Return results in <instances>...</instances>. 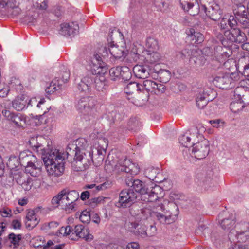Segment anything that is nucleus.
Returning <instances> with one entry per match:
<instances>
[{
	"label": "nucleus",
	"mask_w": 249,
	"mask_h": 249,
	"mask_svg": "<svg viewBox=\"0 0 249 249\" xmlns=\"http://www.w3.org/2000/svg\"><path fill=\"white\" fill-rule=\"evenodd\" d=\"M154 208L152 210L150 206H146L141 210L140 213L138 214L139 218L142 220L148 219L149 218L153 217V211L155 210Z\"/></svg>",
	"instance_id": "7c9ffc66"
},
{
	"label": "nucleus",
	"mask_w": 249,
	"mask_h": 249,
	"mask_svg": "<svg viewBox=\"0 0 249 249\" xmlns=\"http://www.w3.org/2000/svg\"><path fill=\"white\" fill-rule=\"evenodd\" d=\"M191 138L185 135L180 137L179 141L180 143L186 148L191 147L194 144L193 142H191Z\"/></svg>",
	"instance_id": "a18cd8bd"
},
{
	"label": "nucleus",
	"mask_w": 249,
	"mask_h": 249,
	"mask_svg": "<svg viewBox=\"0 0 249 249\" xmlns=\"http://www.w3.org/2000/svg\"><path fill=\"white\" fill-rule=\"evenodd\" d=\"M135 234L142 238L153 236V234L148 233L146 232V227L145 225H141L140 227L137 229L136 232H135Z\"/></svg>",
	"instance_id": "49530a36"
},
{
	"label": "nucleus",
	"mask_w": 249,
	"mask_h": 249,
	"mask_svg": "<svg viewBox=\"0 0 249 249\" xmlns=\"http://www.w3.org/2000/svg\"><path fill=\"white\" fill-rule=\"evenodd\" d=\"M228 237L231 243L233 242L235 243L237 242V243H242L249 239V233L239 231L238 230L231 229L229 231Z\"/></svg>",
	"instance_id": "5701e85b"
},
{
	"label": "nucleus",
	"mask_w": 249,
	"mask_h": 249,
	"mask_svg": "<svg viewBox=\"0 0 249 249\" xmlns=\"http://www.w3.org/2000/svg\"><path fill=\"white\" fill-rule=\"evenodd\" d=\"M80 220L83 223H89L91 220V214L87 210L83 211L79 216Z\"/></svg>",
	"instance_id": "4d7b16f0"
},
{
	"label": "nucleus",
	"mask_w": 249,
	"mask_h": 249,
	"mask_svg": "<svg viewBox=\"0 0 249 249\" xmlns=\"http://www.w3.org/2000/svg\"><path fill=\"white\" fill-rule=\"evenodd\" d=\"M62 85L63 82H61L59 79L56 77L50 83L49 86L46 88L45 89L46 92L48 94L53 93L59 89Z\"/></svg>",
	"instance_id": "c85d7f7f"
},
{
	"label": "nucleus",
	"mask_w": 249,
	"mask_h": 249,
	"mask_svg": "<svg viewBox=\"0 0 249 249\" xmlns=\"http://www.w3.org/2000/svg\"><path fill=\"white\" fill-rule=\"evenodd\" d=\"M235 223V221L234 218H225L221 220L220 222L222 228L224 230H227V231L234 229V228L235 227V226H234Z\"/></svg>",
	"instance_id": "f704fd0d"
},
{
	"label": "nucleus",
	"mask_w": 249,
	"mask_h": 249,
	"mask_svg": "<svg viewBox=\"0 0 249 249\" xmlns=\"http://www.w3.org/2000/svg\"><path fill=\"white\" fill-rule=\"evenodd\" d=\"M119 199L116 206L119 208H126L134 203L137 198V194L132 189H124L119 193Z\"/></svg>",
	"instance_id": "6e6552de"
},
{
	"label": "nucleus",
	"mask_w": 249,
	"mask_h": 249,
	"mask_svg": "<svg viewBox=\"0 0 249 249\" xmlns=\"http://www.w3.org/2000/svg\"><path fill=\"white\" fill-rule=\"evenodd\" d=\"M96 75L93 77V85L92 86L99 92H105L108 87V81L106 80L103 74H93Z\"/></svg>",
	"instance_id": "412c9836"
},
{
	"label": "nucleus",
	"mask_w": 249,
	"mask_h": 249,
	"mask_svg": "<svg viewBox=\"0 0 249 249\" xmlns=\"http://www.w3.org/2000/svg\"><path fill=\"white\" fill-rule=\"evenodd\" d=\"M210 92H212L210 89H200L196 95V100L211 99L209 98Z\"/></svg>",
	"instance_id": "c03bdc74"
},
{
	"label": "nucleus",
	"mask_w": 249,
	"mask_h": 249,
	"mask_svg": "<svg viewBox=\"0 0 249 249\" xmlns=\"http://www.w3.org/2000/svg\"><path fill=\"white\" fill-rule=\"evenodd\" d=\"M245 107L244 104L242 103L240 101H233L230 106L231 110L233 113H237L242 110Z\"/></svg>",
	"instance_id": "a19ab883"
},
{
	"label": "nucleus",
	"mask_w": 249,
	"mask_h": 249,
	"mask_svg": "<svg viewBox=\"0 0 249 249\" xmlns=\"http://www.w3.org/2000/svg\"><path fill=\"white\" fill-rule=\"evenodd\" d=\"M28 98L24 95L16 97L12 102L13 108L17 111H21L27 107Z\"/></svg>",
	"instance_id": "bb28decb"
},
{
	"label": "nucleus",
	"mask_w": 249,
	"mask_h": 249,
	"mask_svg": "<svg viewBox=\"0 0 249 249\" xmlns=\"http://www.w3.org/2000/svg\"><path fill=\"white\" fill-rule=\"evenodd\" d=\"M46 101L44 99H41L39 101H37L36 98H32L29 100H27V107H29V106L34 107L36 106L38 108L41 107L42 106L43 107H45Z\"/></svg>",
	"instance_id": "ea45409f"
},
{
	"label": "nucleus",
	"mask_w": 249,
	"mask_h": 249,
	"mask_svg": "<svg viewBox=\"0 0 249 249\" xmlns=\"http://www.w3.org/2000/svg\"><path fill=\"white\" fill-rule=\"evenodd\" d=\"M232 78L229 74H222L214 78L213 83L220 89H229L235 86Z\"/></svg>",
	"instance_id": "4468645a"
},
{
	"label": "nucleus",
	"mask_w": 249,
	"mask_h": 249,
	"mask_svg": "<svg viewBox=\"0 0 249 249\" xmlns=\"http://www.w3.org/2000/svg\"><path fill=\"white\" fill-rule=\"evenodd\" d=\"M182 8L191 15H197L199 10V4L197 0H180Z\"/></svg>",
	"instance_id": "f3484780"
},
{
	"label": "nucleus",
	"mask_w": 249,
	"mask_h": 249,
	"mask_svg": "<svg viewBox=\"0 0 249 249\" xmlns=\"http://www.w3.org/2000/svg\"><path fill=\"white\" fill-rule=\"evenodd\" d=\"M192 149V156H194L197 159H202L208 155L209 152L208 142L204 140L201 142L193 145Z\"/></svg>",
	"instance_id": "9b49d317"
},
{
	"label": "nucleus",
	"mask_w": 249,
	"mask_h": 249,
	"mask_svg": "<svg viewBox=\"0 0 249 249\" xmlns=\"http://www.w3.org/2000/svg\"><path fill=\"white\" fill-rule=\"evenodd\" d=\"M65 245L64 244H58L54 245L53 242L52 240H49L46 245L41 246L40 245L37 246V247L43 248V249H48L51 248V249H62Z\"/></svg>",
	"instance_id": "5fc2aeb1"
},
{
	"label": "nucleus",
	"mask_w": 249,
	"mask_h": 249,
	"mask_svg": "<svg viewBox=\"0 0 249 249\" xmlns=\"http://www.w3.org/2000/svg\"><path fill=\"white\" fill-rule=\"evenodd\" d=\"M76 147L75 149H76V151L79 150H84L85 151H88L86 149L88 147V142L86 139L84 138L79 139L76 142Z\"/></svg>",
	"instance_id": "603ef678"
},
{
	"label": "nucleus",
	"mask_w": 249,
	"mask_h": 249,
	"mask_svg": "<svg viewBox=\"0 0 249 249\" xmlns=\"http://www.w3.org/2000/svg\"><path fill=\"white\" fill-rule=\"evenodd\" d=\"M2 113L8 120L12 122L16 126L19 127L25 124V118L20 113H12L6 109L3 110Z\"/></svg>",
	"instance_id": "a211bd4d"
},
{
	"label": "nucleus",
	"mask_w": 249,
	"mask_h": 249,
	"mask_svg": "<svg viewBox=\"0 0 249 249\" xmlns=\"http://www.w3.org/2000/svg\"><path fill=\"white\" fill-rule=\"evenodd\" d=\"M158 171L157 169L151 167L145 169L144 174L148 178L154 181L156 179Z\"/></svg>",
	"instance_id": "79ce46f5"
},
{
	"label": "nucleus",
	"mask_w": 249,
	"mask_h": 249,
	"mask_svg": "<svg viewBox=\"0 0 249 249\" xmlns=\"http://www.w3.org/2000/svg\"><path fill=\"white\" fill-rule=\"evenodd\" d=\"M238 23L243 28H248L249 27V18L246 15H243L237 18Z\"/></svg>",
	"instance_id": "13d9d810"
},
{
	"label": "nucleus",
	"mask_w": 249,
	"mask_h": 249,
	"mask_svg": "<svg viewBox=\"0 0 249 249\" xmlns=\"http://www.w3.org/2000/svg\"><path fill=\"white\" fill-rule=\"evenodd\" d=\"M8 238L10 242L13 244L15 248L17 247L19 245V243L21 240V234L16 235L14 233H11L8 235Z\"/></svg>",
	"instance_id": "de8ad7c7"
},
{
	"label": "nucleus",
	"mask_w": 249,
	"mask_h": 249,
	"mask_svg": "<svg viewBox=\"0 0 249 249\" xmlns=\"http://www.w3.org/2000/svg\"><path fill=\"white\" fill-rule=\"evenodd\" d=\"M113 31H111L109 34V38H108V48H107V51L114 57L120 59L124 56V49L123 47H119L118 45L114 44V40L112 37Z\"/></svg>",
	"instance_id": "dca6fc26"
},
{
	"label": "nucleus",
	"mask_w": 249,
	"mask_h": 249,
	"mask_svg": "<svg viewBox=\"0 0 249 249\" xmlns=\"http://www.w3.org/2000/svg\"><path fill=\"white\" fill-rule=\"evenodd\" d=\"M130 183L131 186L135 190V192L136 194L138 193L141 195V199L143 201L152 202L157 200L160 197L159 193L161 192V189L159 186L155 185L149 192L148 189L146 187L145 183L139 179L126 182L128 186H130Z\"/></svg>",
	"instance_id": "7ed1b4c3"
},
{
	"label": "nucleus",
	"mask_w": 249,
	"mask_h": 249,
	"mask_svg": "<svg viewBox=\"0 0 249 249\" xmlns=\"http://www.w3.org/2000/svg\"><path fill=\"white\" fill-rule=\"evenodd\" d=\"M33 6L36 9L46 10L48 5L45 0H32Z\"/></svg>",
	"instance_id": "09e8293b"
},
{
	"label": "nucleus",
	"mask_w": 249,
	"mask_h": 249,
	"mask_svg": "<svg viewBox=\"0 0 249 249\" xmlns=\"http://www.w3.org/2000/svg\"><path fill=\"white\" fill-rule=\"evenodd\" d=\"M106 183H103L99 185H96L95 184H88L85 186V188L91 189L92 193H95L98 192L100 190H102L106 189Z\"/></svg>",
	"instance_id": "864d4df0"
},
{
	"label": "nucleus",
	"mask_w": 249,
	"mask_h": 249,
	"mask_svg": "<svg viewBox=\"0 0 249 249\" xmlns=\"http://www.w3.org/2000/svg\"><path fill=\"white\" fill-rule=\"evenodd\" d=\"M63 197L61 192H59L58 195L54 196L51 201L52 204L55 206H58L60 204L62 205V198Z\"/></svg>",
	"instance_id": "e2e57ef3"
},
{
	"label": "nucleus",
	"mask_w": 249,
	"mask_h": 249,
	"mask_svg": "<svg viewBox=\"0 0 249 249\" xmlns=\"http://www.w3.org/2000/svg\"><path fill=\"white\" fill-rule=\"evenodd\" d=\"M133 72L136 77L140 79H145L153 72V69L149 71L148 69L143 65H136L133 68Z\"/></svg>",
	"instance_id": "393cba45"
},
{
	"label": "nucleus",
	"mask_w": 249,
	"mask_h": 249,
	"mask_svg": "<svg viewBox=\"0 0 249 249\" xmlns=\"http://www.w3.org/2000/svg\"><path fill=\"white\" fill-rule=\"evenodd\" d=\"M153 211L154 218L163 224L174 222L178 215V207L173 202H169L166 208L162 204L155 207Z\"/></svg>",
	"instance_id": "f03ea898"
},
{
	"label": "nucleus",
	"mask_w": 249,
	"mask_h": 249,
	"mask_svg": "<svg viewBox=\"0 0 249 249\" xmlns=\"http://www.w3.org/2000/svg\"><path fill=\"white\" fill-rule=\"evenodd\" d=\"M19 4L20 0H0V9H4L9 15L17 16L21 11Z\"/></svg>",
	"instance_id": "9d476101"
},
{
	"label": "nucleus",
	"mask_w": 249,
	"mask_h": 249,
	"mask_svg": "<svg viewBox=\"0 0 249 249\" xmlns=\"http://www.w3.org/2000/svg\"><path fill=\"white\" fill-rule=\"evenodd\" d=\"M234 4L235 6L233 7V12L234 15V16H235L236 18L243 15H246L247 12L246 10V8L242 3Z\"/></svg>",
	"instance_id": "c9c22d12"
},
{
	"label": "nucleus",
	"mask_w": 249,
	"mask_h": 249,
	"mask_svg": "<svg viewBox=\"0 0 249 249\" xmlns=\"http://www.w3.org/2000/svg\"><path fill=\"white\" fill-rule=\"evenodd\" d=\"M197 50L196 49L188 50L187 49L184 50L179 52L177 54V57L178 59H179L182 60H184L185 59L191 58L194 57H196V53H197Z\"/></svg>",
	"instance_id": "cd10ccee"
},
{
	"label": "nucleus",
	"mask_w": 249,
	"mask_h": 249,
	"mask_svg": "<svg viewBox=\"0 0 249 249\" xmlns=\"http://www.w3.org/2000/svg\"><path fill=\"white\" fill-rule=\"evenodd\" d=\"M145 46L148 52L157 51L159 49L158 40L153 37H148L145 41Z\"/></svg>",
	"instance_id": "473e14b6"
},
{
	"label": "nucleus",
	"mask_w": 249,
	"mask_h": 249,
	"mask_svg": "<svg viewBox=\"0 0 249 249\" xmlns=\"http://www.w3.org/2000/svg\"><path fill=\"white\" fill-rule=\"evenodd\" d=\"M78 27V25L73 22L62 23L61 25L60 34L64 36L71 37L76 34Z\"/></svg>",
	"instance_id": "6ab92c4d"
},
{
	"label": "nucleus",
	"mask_w": 249,
	"mask_h": 249,
	"mask_svg": "<svg viewBox=\"0 0 249 249\" xmlns=\"http://www.w3.org/2000/svg\"><path fill=\"white\" fill-rule=\"evenodd\" d=\"M105 198H106L103 197V196L92 198L90 200V204L92 207H94L98 204L103 203Z\"/></svg>",
	"instance_id": "69168bd1"
},
{
	"label": "nucleus",
	"mask_w": 249,
	"mask_h": 249,
	"mask_svg": "<svg viewBox=\"0 0 249 249\" xmlns=\"http://www.w3.org/2000/svg\"><path fill=\"white\" fill-rule=\"evenodd\" d=\"M246 91L245 88L243 87H238L236 88L234 90L233 96L234 99L237 101L240 100Z\"/></svg>",
	"instance_id": "3c124183"
},
{
	"label": "nucleus",
	"mask_w": 249,
	"mask_h": 249,
	"mask_svg": "<svg viewBox=\"0 0 249 249\" xmlns=\"http://www.w3.org/2000/svg\"><path fill=\"white\" fill-rule=\"evenodd\" d=\"M39 222L34 212L29 210L26 217L25 225L27 228L31 230L35 227Z\"/></svg>",
	"instance_id": "a878e982"
},
{
	"label": "nucleus",
	"mask_w": 249,
	"mask_h": 249,
	"mask_svg": "<svg viewBox=\"0 0 249 249\" xmlns=\"http://www.w3.org/2000/svg\"><path fill=\"white\" fill-rule=\"evenodd\" d=\"M142 87L145 89L148 94H160L163 93L165 89L164 85L150 80L143 81Z\"/></svg>",
	"instance_id": "2eb2a0df"
},
{
	"label": "nucleus",
	"mask_w": 249,
	"mask_h": 249,
	"mask_svg": "<svg viewBox=\"0 0 249 249\" xmlns=\"http://www.w3.org/2000/svg\"><path fill=\"white\" fill-rule=\"evenodd\" d=\"M73 229L74 235L77 237L84 238L87 241H90L93 239V236L89 233V229L82 225H77Z\"/></svg>",
	"instance_id": "b1692460"
},
{
	"label": "nucleus",
	"mask_w": 249,
	"mask_h": 249,
	"mask_svg": "<svg viewBox=\"0 0 249 249\" xmlns=\"http://www.w3.org/2000/svg\"><path fill=\"white\" fill-rule=\"evenodd\" d=\"M148 95H143L141 92H138L134 97H132L131 102L137 106H142L148 100Z\"/></svg>",
	"instance_id": "c756f323"
},
{
	"label": "nucleus",
	"mask_w": 249,
	"mask_h": 249,
	"mask_svg": "<svg viewBox=\"0 0 249 249\" xmlns=\"http://www.w3.org/2000/svg\"><path fill=\"white\" fill-rule=\"evenodd\" d=\"M128 125L129 129L136 130L140 126V123L136 119L132 118L128 122Z\"/></svg>",
	"instance_id": "338daca9"
},
{
	"label": "nucleus",
	"mask_w": 249,
	"mask_h": 249,
	"mask_svg": "<svg viewBox=\"0 0 249 249\" xmlns=\"http://www.w3.org/2000/svg\"><path fill=\"white\" fill-rule=\"evenodd\" d=\"M142 86V85H140L137 82H131L126 85V86L124 88V90L127 94L130 95L141 90L140 87Z\"/></svg>",
	"instance_id": "72a5a7b5"
},
{
	"label": "nucleus",
	"mask_w": 249,
	"mask_h": 249,
	"mask_svg": "<svg viewBox=\"0 0 249 249\" xmlns=\"http://www.w3.org/2000/svg\"><path fill=\"white\" fill-rule=\"evenodd\" d=\"M103 54L96 53L93 55L91 59V69L93 74H104L107 72V68L103 60L108 56L107 48L105 47L100 49Z\"/></svg>",
	"instance_id": "423d86ee"
},
{
	"label": "nucleus",
	"mask_w": 249,
	"mask_h": 249,
	"mask_svg": "<svg viewBox=\"0 0 249 249\" xmlns=\"http://www.w3.org/2000/svg\"><path fill=\"white\" fill-rule=\"evenodd\" d=\"M226 48H223L222 46H217L214 49V57L216 59L220 61L224 57L227 56V52L224 50Z\"/></svg>",
	"instance_id": "e433bc0d"
},
{
	"label": "nucleus",
	"mask_w": 249,
	"mask_h": 249,
	"mask_svg": "<svg viewBox=\"0 0 249 249\" xmlns=\"http://www.w3.org/2000/svg\"><path fill=\"white\" fill-rule=\"evenodd\" d=\"M67 194L70 197V202H75L79 198L78 193L74 190L69 191L67 190Z\"/></svg>",
	"instance_id": "680f3d73"
},
{
	"label": "nucleus",
	"mask_w": 249,
	"mask_h": 249,
	"mask_svg": "<svg viewBox=\"0 0 249 249\" xmlns=\"http://www.w3.org/2000/svg\"><path fill=\"white\" fill-rule=\"evenodd\" d=\"M37 138H31L29 143L37 152L40 151V153L43 155L42 159L48 174L54 177L61 176L65 170V160L68 159L70 156H73L74 150L71 151V153L70 148H67L65 152L60 151L56 149L47 151L42 144L37 142Z\"/></svg>",
	"instance_id": "f257e3e1"
},
{
	"label": "nucleus",
	"mask_w": 249,
	"mask_h": 249,
	"mask_svg": "<svg viewBox=\"0 0 249 249\" xmlns=\"http://www.w3.org/2000/svg\"><path fill=\"white\" fill-rule=\"evenodd\" d=\"M138 224L136 222H128L126 223L125 225V228L130 232H134L137 231V228L138 227Z\"/></svg>",
	"instance_id": "774afa93"
},
{
	"label": "nucleus",
	"mask_w": 249,
	"mask_h": 249,
	"mask_svg": "<svg viewBox=\"0 0 249 249\" xmlns=\"http://www.w3.org/2000/svg\"><path fill=\"white\" fill-rule=\"evenodd\" d=\"M59 223L56 221H51L50 222H46L42 225L41 229L43 231H48L53 230L57 228Z\"/></svg>",
	"instance_id": "6e6d98bb"
},
{
	"label": "nucleus",
	"mask_w": 249,
	"mask_h": 249,
	"mask_svg": "<svg viewBox=\"0 0 249 249\" xmlns=\"http://www.w3.org/2000/svg\"><path fill=\"white\" fill-rule=\"evenodd\" d=\"M95 101L91 97H83L76 102L75 107L79 111L84 115L95 117Z\"/></svg>",
	"instance_id": "0eeeda50"
},
{
	"label": "nucleus",
	"mask_w": 249,
	"mask_h": 249,
	"mask_svg": "<svg viewBox=\"0 0 249 249\" xmlns=\"http://www.w3.org/2000/svg\"><path fill=\"white\" fill-rule=\"evenodd\" d=\"M70 71L65 67H63L59 74L57 79H59L61 82H63V84L67 82L70 78Z\"/></svg>",
	"instance_id": "4c0bfd02"
},
{
	"label": "nucleus",
	"mask_w": 249,
	"mask_h": 249,
	"mask_svg": "<svg viewBox=\"0 0 249 249\" xmlns=\"http://www.w3.org/2000/svg\"><path fill=\"white\" fill-rule=\"evenodd\" d=\"M93 85V77L86 76L83 77L77 87L80 92L89 93L91 91V88Z\"/></svg>",
	"instance_id": "aec40b11"
},
{
	"label": "nucleus",
	"mask_w": 249,
	"mask_h": 249,
	"mask_svg": "<svg viewBox=\"0 0 249 249\" xmlns=\"http://www.w3.org/2000/svg\"><path fill=\"white\" fill-rule=\"evenodd\" d=\"M118 171L125 172L131 175H136L140 172V167L136 163H133L131 160L124 158L120 160L115 166Z\"/></svg>",
	"instance_id": "1a4fd4ad"
},
{
	"label": "nucleus",
	"mask_w": 249,
	"mask_h": 249,
	"mask_svg": "<svg viewBox=\"0 0 249 249\" xmlns=\"http://www.w3.org/2000/svg\"><path fill=\"white\" fill-rule=\"evenodd\" d=\"M121 74H120V79L124 81H128L132 77L131 68L127 66H123L121 67Z\"/></svg>",
	"instance_id": "58836bf2"
},
{
	"label": "nucleus",
	"mask_w": 249,
	"mask_h": 249,
	"mask_svg": "<svg viewBox=\"0 0 249 249\" xmlns=\"http://www.w3.org/2000/svg\"><path fill=\"white\" fill-rule=\"evenodd\" d=\"M147 59L151 63L158 62L160 58V54L157 51L148 52Z\"/></svg>",
	"instance_id": "8fccbe9b"
},
{
	"label": "nucleus",
	"mask_w": 249,
	"mask_h": 249,
	"mask_svg": "<svg viewBox=\"0 0 249 249\" xmlns=\"http://www.w3.org/2000/svg\"><path fill=\"white\" fill-rule=\"evenodd\" d=\"M75 157L72 162V167L74 171H82L87 169L93 162L90 151L79 150L74 153Z\"/></svg>",
	"instance_id": "20e7f679"
},
{
	"label": "nucleus",
	"mask_w": 249,
	"mask_h": 249,
	"mask_svg": "<svg viewBox=\"0 0 249 249\" xmlns=\"http://www.w3.org/2000/svg\"><path fill=\"white\" fill-rule=\"evenodd\" d=\"M224 36L228 40L236 43H244L247 39L246 34L239 28L225 31Z\"/></svg>",
	"instance_id": "f8f14e48"
},
{
	"label": "nucleus",
	"mask_w": 249,
	"mask_h": 249,
	"mask_svg": "<svg viewBox=\"0 0 249 249\" xmlns=\"http://www.w3.org/2000/svg\"><path fill=\"white\" fill-rule=\"evenodd\" d=\"M158 65H156L153 69V72H151V76L155 79H159L162 83H167L170 79L171 72L169 71L160 69L158 70Z\"/></svg>",
	"instance_id": "4be33fe9"
},
{
	"label": "nucleus",
	"mask_w": 249,
	"mask_h": 249,
	"mask_svg": "<svg viewBox=\"0 0 249 249\" xmlns=\"http://www.w3.org/2000/svg\"><path fill=\"white\" fill-rule=\"evenodd\" d=\"M76 204L75 202H67V203L62 205L63 206V209L68 213H71V212L75 211V206Z\"/></svg>",
	"instance_id": "052dcab7"
},
{
	"label": "nucleus",
	"mask_w": 249,
	"mask_h": 249,
	"mask_svg": "<svg viewBox=\"0 0 249 249\" xmlns=\"http://www.w3.org/2000/svg\"><path fill=\"white\" fill-rule=\"evenodd\" d=\"M236 230L239 231L245 232V233H249L248 231L249 230V224L247 222H243L238 224L235 227Z\"/></svg>",
	"instance_id": "bf43d9fd"
},
{
	"label": "nucleus",
	"mask_w": 249,
	"mask_h": 249,
	"mask_svg": "<svg viewBox=\"0 0 249 249\" xmlns=\"http://www.w3.org/2000/svg\"><path fill=\"white\" fill-rule=\"evenodd\" d=\"M121 67H113L110 69L109 74L111 80H116L120 79V74H121Z\"/></svg>",
	"instance_id": "37998d69"
},
{
	"label": "nucleus",
	"mask_w": 249,
	"mask_h": 249,
	"mask_svg": "<svg viewBox=\"0 0 249 249\" xmlns=\"http://www.w3.org/2000/svg\"><path fill=\"white\" fill-rule=\"evenodd\" d=\"M202 8L206 15L214 21L220 19L222 16V10L221 9L219 5L215 3H213L212 5L209 4L207 6L202 5Z\"/></svg>",
	"instance_id": "ddd939ff"
},
{
	"label": "nucleus",
	"mask_w": 249,
	"mask_h": 249,
	"mask_svg": "<svg viewBox=\"0 0 249 249\" xmlns=\"http://www.w3.org/2000/svg\"><path fill=\"white\" fill-rule=\"evenodd\" d=\"M238 20L235 16L231 15L228 18V25L231 29L237 28L236 27L238 25Z\"/></svg>",
	"instance_id": "0e129e2a"
},
{
	"label": "nucleus",
	"mask_w": 249,
	"mask_h": 249,
	"mask_svg": "<svg viewBox=\"0 0 249 249\" xmlns=\"http://www.w3.org/2000/svg\"><path fill=\"white\" fill-rule=\"evenodd\" d=\"M19 160L21 165L25 167L26 172L31 176L36 177L40 173L39 168L34 164L36 160V158L31 151H23L20 152Z\"/></svg>",
	"instance_id": "39448f33"
},
{
	"label": "nucleus",
	"mask_w": 249,
	"mask_h": 249,
	"mask_svg": "<svg viewBox=\"0 0 249 249\" xmlns=\"http://www.w3.org/2000/svg\"><path fill=\"white\" fill-rule=\"evenodd\" d=\"M89 151H91V156L93 158L94 157L97 156V159H98V162H100L104 160L103 152H105V149L103 147H100L99 145L97 147L94 146L93 148H89Z\"/></svg>",
	"instance_id": "2f4dec72"
}]
</instances>
